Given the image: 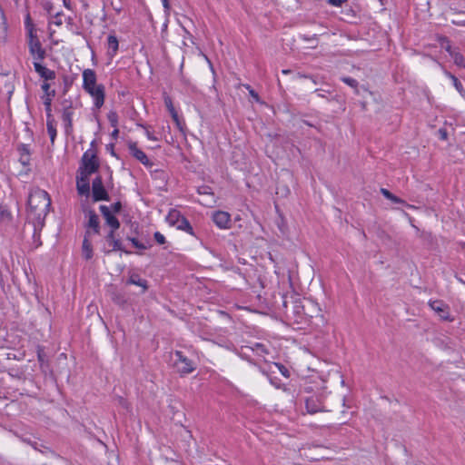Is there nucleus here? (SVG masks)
Instances as JSON below:
<instances>
[{"label":"nucleus","mask_w":465,"mask_h":465,"mask_svg":"<svg viewBox=\"0 0 465 465\" xmlns=\"http://www.w3.org/2000/svg\"><path fill=\"white\" fill-rule=\"evenodd\" d=\"M440 134L442 139H446L447 134L445 131L440 130Z\"/></svg>","instance_id":"a18cd8bd"},{"label":"nucleus","mask_w":465,"mask_h":465,"mask_svg":"<svg viewBox=\"0 0 465 465\" xmlns=\"http://www.w3.org/2000/svg\"><path fill=\"white\" fill-rule=\"evenodd\" d=\"M19 151V161L23 165H28L30 163V150L27 144H21L18 147Z\"/></svg>","instance_id":"412c9836"},{"label":"nucleus","mask_w":465,"mask_h":465,"mask_svg":"<svg viewBox=\"0 0 465 465\" xmlns=\"http://www.w3.org/2000/svg\"><path fill=\"white\" fill-rule=\"evenodd\" d=\"M99 168V163L96 154L92 150L84 153L78 173L91 175Z\"/></svg>","instance_id":"423d86ee"},{"label":"nucleus","mask_w":465,"mask_h":465,"mask_svg":"<svg viewBox=\"0 0 465 465\" xmlns=\"http://www.w3.org/2000/svg\"><path fill=\"white\" fill-rule=\"evenodd\" d=\"M82 253L84 259L90 260L93 257V247L87 235L84 236L82 245Z\"/></svg>","instance_id":"5701e85b"},{"label":"nucleus","mask_w":465,"mask_h":465,"mask_svg":"<svg viewBox=\"0 0 465 465\" xmlns=\"http://www.w3.org/2000/svg\"><path fill=\"white\" fill-rule=\"evenodd\" d=\"M130 154L139 161L142 164L146 167H151L153 163L150 161L146 153L138 148L137 143L135 142H129L127 144Z\"/></svg>","instance_id":"9b49d317"},{"label":"nucleus","mask_w":465,"mask_h":465,"mask_svg":"<svg viewBox=\"0 0 465 465\" xmlns=\"http://www.w3.org/2000/svg\"><path fill=\"white\" fill-rule=\"evenodd\" d=\"M166 223L175 227L179 231H183L190 235H194L193 229L189 221L176 209H171L166 215Z\"/></svg>","instance_id":"39448f33"},{"label":"nucleus","mask_w":465,"mask_h":465,"mask_svg":"<svg viewBox=\"0 0 465 465\" xmlns=\"http://www.w3.org/2000/svg\"><path fill=\"white\" fill-rule=\"evenodd\" d=\"M449 77L452 80L453 85L456 90L460 93V94L465 98V90L463 88L462 84L458 80V78L450 74H448Z\"/></svg>","instance_id":"bb28decb"},{"label":"nucleus","mask_w":465,"mask_h":465,"mask_svg":"<svg viewBox=\"0 0 465 465\" xmlns=\"http://www.w3.org/2000/svg\"><path fill=\"white\" fill-rule=\"evenodd\" d=\"M304 391L307 395H304L302 400L304 401L307 413L315 414L331 411L326 403L330 392L323 381H321L320 386L317 387L306 385Z\"/></svg>","instance_id":"f03ea898"},{"label":"nucleus","mask_w":465,"mask_h":465,"mask_svg":"<svg viewBox=\"0 0 465 465\" xmlns=\"http://www.w3.org/2000/svg\"><path fill=\"white\" fill-rule=\"evenodd\" d=\"M173 122L175 123L177 128L181 131H183V122L181 121L179 115H178V113H175V114H171Z\"/></svg>","instance_id":"473e14b6"},{"label":"nucleus","mask_w":465,"mask_h":465,"mask_svg":"<svg viewBox=\"0 0 465 465\" xmlns=\"http://www.w3.org/2000/svg\"><path fill=\"white\" fill-rule=\"evenodd\" d=\"M163 102H164V104H165L168 112L170 113V114L177 113V111L175 110V108L173 106L172 98L169 95H164Z\"/></svg>","instance_id":"c756f323"},{"label":"nucleus","mask_w":465,"mask_h":465,"mask_svg":"<svg viewBox=\"0 0 465 465\" xmlns=\"http://www.w3.org/2000/svg\"><path fill=\"white\" fill-rule=\"evenodd\" d=\"M430 308L439 314L440 319L446 320V321H452V319L450 318L448 306L443 303L440 301H433L430 302Z\"/></svg>","instance_id":"2eb2a0df"},{"label":"nucleus","mask_w":465,"mask_h":465,"mask_svg":"<svg viewBox=\"0 0 465 465\" xmlns=\"http://www.w3.org/2000/svg\"><path fill=\"white\" fill-rule=\"evenodd\" d=\"M128 283L137 285L143 288V292L147 290V282L138 275H131Z\"/></svg>","instance_id":"393cba45"},{"label":"nucleus","mask_w":465,"mask_h":465,"mask_svg":"<svg viewBox=\"0 0 465 465\" xmlns=\"http://www.w3.org/2000/svg\"><path fill=\"white\" fill-rule=\"evenodd\" d=\"M29 53L34 62L43 61L45 57V51L43 48L37 35L27 36Z\"/></svg>","instance_id":"6e6552de"},{"label":"nucleus","mask_w":465,"mask_h":465,"mask_svg":"<svg viewBox=\"0 0 465 465\" xmlns=\"http://www.w3.org/2000/svg\"><path fill=\"white\" fill-rule=\"evenodd\" d=\"M83 89L88 94L93 102V107L99 110L104 104L105 88L104 84L97 83V76L93 69H84L82 74Z\"/></svg>","instance_id":"7ed1b4c3"},{"label":"nucleus","mask_w":465,"mask_h":465,"mask_svg":"<svg viewBox=\"0 0 465 465\" xmlns=\"http://www.w3.org/2000/svg\"><path fill=\"white\" fill-rule=\"evenodd\" d=\"M334 6H341L346 0H328Z\"/></svg>","instance_id":"ea45409f"},{"label":"nucleus","mask_w":465,"mask_h":465,"mask_svg":"<svg viewBox=\"0 0 465 465\" xmlns=\"http://www.w3.org/2000/svg\"><path fill=\"white\" fill-rule=\"evenodd\" d=\"M118 134H119V129H118V126H117V127H114V130H113V132L111 133V136H112V138H113V139H117Z\"/></svg>","instance_id":"a19ab883"},{"label":"nucleus","mask_w":465,"mask_h":465,"mask_svg":"<svg viewBox=\"0 0 465 465\" xmlns=\"http://www.w3.org/2000/svg\"><path fill=\"white\" fill-rule=\"evenodd\" d=\"M57 26H60L62 24H63V21H62V17H61V15L60 13H57L52 19V21L50 22Z\"/></svg>","instance_id":"c9c22d12"},{"label":"nucleus","mask_w":465,"mask_h":465,"mask_svg":"<svg viewBox=\"0 0 465 465\" xmlns=\"http://www.w3.org/2000/svg\"><path fill=\"white\" fill-rule=\"evenodd\" d=\"M107 55L110 59H113L118 51L119 42L115 35H109L107 37Z\"/></svg>","instance_id":"f3484780"},{"label":"nucleus","mask_w":465,"mask_h":465,"mask_svg":"<svg viewBox=\"0 0 465 465\" xmlns=\"http://www.w3.org/2000/svg\"><path fill=\"white\" fill-rule=\"evenodd\" d=\"M268 354L266 347L255 342L252 346L242 347L239 355L251 363L259 365L262 361H266L265 355Z\"/></svg>","instance_id":"20e7f679"},{"label":"nucleus","mask_w":465,"mask_h":465,"mask_svg":"<svg viewBox=\"0 0 465 465\" xmlns=\"http://www.w3.org/2000/svg\"><path fill=\"white\" fill-rule=\"evenodd\" d=\"M115 231L116 230H111L108 232V234L106 235V241L112 246L113 251H124L121 242L119 240L115 239V237H114Z\"/></svg>","instance_id":"4be33fe9"},{"label":"nucleus","mask_w":465,"mask_h":465,"mask_svg":"<svg viewBox=\"0 0 465 465\" xmlns=\"http://www.w3.org/2000/svg\"><path fill=\"white\" fill-rule=\"evenodd\" d=\"M388 200H391V202H393L395 203H402V204H404L408 208H414L413 205L405 203V202L403 200H401V198L395 196L394 194H392V197L389 198Z\"/></svg>","instance_id":"f704fd0d"},{"label":"nucleus","mask_w":465,"mask_h":465,"mask_svg":"<svg viewBox=\"0 0 465 465\" xmlns=\"http://www.w3.org/2000/svg\"><path fill=\"white\" fill-rule=\"evenodd\" d=\"M41 62L42 61L33 62L35 72L45 81L54 80L55 78L54 71L48 69L43 65Z\"/></svg>","instance_id":"dca6fc26"},{"label":"nucleus","mask_w":465,"mask_h":465,"mask_svg":"<svg viewBox=\"0 0 465 465\" xmlns=\"http://www.w3.org/2000/svg\"><path fill=\"white\" fill-rule=\"evenodd\" d=\"M92 194L95 202L108 199V193L104 187L101 177H95L92 183Z\"/></svg>","instance_id":"f8f14e48"},{"label":"nucleus","mask_w":465,"mask_h":465,"mask_svg":"<svg viewBox=\"0 0 465 465\" xmlns=\"http://www.w3.org/2000/svg\"><path fill=\"white\" fill-rule=\"evenodd\" d=\"M42 90L44 91V95L42 96L43 103L45 105V113L47 118L52 117V101L55 95V91L51 90V84L47 82H44L41 85Z\"/></svg>","instance_id":"1a4fd4ad"},{"label":"nucleus","mask_w":465,"mask_h":465,"mask_svg":"<svg viewBox=\"0 0 465 465\" xmlns=\"http://www.w3.org/2000/svg\"><path fill=\"white\" fill-rule=\"evenodd\" d=\"M25 26L26 30V35L32 36L34 35H36V30L35 28L34 24L31 21L30 15H27L25 21Z\"/></svg>","instance_id":"a878e982"},{"label":"nucleus","mask_w":465,"mask_h":465,"mask_svg":"<svg viewBox=\"0 0 465 465\" xmlns=\"http://www.w3.org/2000/svg\"><path fill=\"white\" fill-rule=\"evenodd\" d=\"M87 227L86 235L89 234V230H93L94 233L99 232V218L94 212L89 213Z\"/></svg>","instance_id":"aec40b11"},{"label":"nucleus","mask_w":465,"mask_h":465,"mask_svg":"<svg viewBox=\"0 0 465 465\" xmlns=\"http://www.w3.org/2000/svg\"><path fill=\"white\" fill-rule=\"evenodd\" d=\"M89 176L85 173H78L76 177V188L80 195H88L90 192Z\"/></svg>","instance_id":"ddd939ff"},{"label":"nucleus","mask_w":465,"mask_h":465,"mask_svg":"<svg viewBox=\"0 0 465 465\" xmlns=\"http://www.w3.org/2000/svg\"><path fill=\"white\" fill-rule=\"evenodd\" d=\"M73 116L74 111L71 107L64 108L62 114V120L64 124V129L66 133L72 131L73 128Z\"/></svg>","instance_id":"6ab92c4d"},{"label":"nucleus","mask_w":465,"mask_h":465,"mask_svg":"<svg viewBox=\"0 0 465 465\" xmlns=\"http://www.w3.org/2000/svg\"><path fill=\"white\" fill-rule=\"evenodd\" d=\"M27 219L34 224L35 232L44 225L51 205V198L42 189L32 190L28 197Z\"/></svg>","instance_id":"f257e3e1"},{"label":"nucleus","mask_w":465,"mask_h":465,"mask_svg":"<svg viewBox=\"0 0 465 465\" xmlns=\"http://www.w3.org/2000/svg\"><path fill=\"white\" fill-rule=\"evenodd\" d=\"M128 240L132 242L134 247L139 250H146L150 247L149 244L143 243L134 237H129Z\"/></svg>","instance_id":"c85d7f7f"},{"label":"nucleus","mask_w":465,"mask_h":465,"mask_svg":"<svg viewBox=\"0 0 465 465\" xmlns=\"http://www.w3.org/2000/svg\"><path fill=\"white\" fill-rule=\"evenodd\" d=\"M115 208H116V210H118V209L120 208V204H119V203H117V204L115 205Z\"/></svg>","instance_id":"de8ad7c7"},{"label":"nucleus","mask_w":465,"mask_h":465,"mask_svg":"<svg viewBox=\"0 0 465 465\" xmlns=\"http://www.w3.org/2000/svg\"><path fill=\"white\" fill-rule=\"evenodd\" d=\"M101 213L105 219L106 224L111 227V230H117L120 227L118 219L111 213L109 208L104 205L100 206Z\"/></svg>","instance_id":"4468645a"},{"label":"nucleus","mask_w":465,"mask_h":465,"mask_svg":"<svg viewBox=\"0 0 465 465\" xmlns=\"http://www.w3.org/2000/svg\"><path fill=\"white\" fill-rule=\"evenodd\" d=\"M381 193H382V195L386 198V199H389V198H391L392 197V193L385 189V188H381Z\"/></svg>","instance_id":"58836bf2"},{"label":"nucleus","mask_w":465,"mask_h":465,"mask_svg":"<svg viewBox=\"0 0 465 465\" xmlns=\"http://www.w3.org/2000/svg\"><path fill=\"white\" fill-rule=\"evenodd\" d=\"M199 193L201 194H208L210 193L208 187H202L198 190Z\"/></svg>","instance_id":"37998d69"},{"label":"nucleus","mask_w":465,"mask_h":465,"mask_svg":"<svg viewBox=\"0 0 465 465\" xmlns=\"http://www.w3.org/2000/svg\"><path fill=\"white\" fill-rule=\"evenodd\" d=\"M273 366L279 371V372L285 378H288L290 376L289 370L281 363H273Z\"/></svg>","instance_id":"7c9ffc66"},{"label":"nucleus","mask_w":465,"mask_h":465,"mask_svg":"<svg viewBox=\"0 0 465 465\" xmlns=\"http://www.w3.org/2000/svg\"><path fill=\"white\" fill-rule=\"evenodd\" d=\"M46 128H47V133L50 136V140H51L52 143H54L56 134H57V132H56V127H55L54 122L53 119H51V117L47 118Z\"/></svg>","instance_id":"b1692460"},{"label":"nucleus","mask_w":465,"mask_h":465,"mask_svg":"<svg viewBox=\"0 0 465 465\" xmlns=\"http://www.w3.org/2000/svg\"><path fill=\"white\" fill-rule=\"evenodd\" d=\"M162 4H163V6L164 8V10H169L170 8V4H169V0H161Z\"/></svg>","instance_id":"c03bdc74"},{"label":"nucleus","mask_w":465,"mask_h":465,"mask_svg":"<svg viewBox=\"0 0 465 465\" xmlns=\"http://www.w3.org/2000/svg\"><path fill=\"white\" fill-rule=\"evenodd\" d=\"M138 126L144 129V134L148 140H150V141H157L158 140V138L152 132H150L149 129L145 125L139 124Z\"/></svg>","instance_id":"2f4dec72"},{"label":"nucleus","mask_w":465,"mask_h":465,"mask_svg":"<svg viewBox=\"0 0 465 465\" xmlns=\"http://www.w3.org/2000/svg\"><path fill=\"white\" fill-rule=\"evenodd\" d=\"M341 401H342V404L344 405L345 404V398L344 397L341 399Z\"/></svg>","instance_id":"09e8293b"},{"label":"nucleus","mask_w":465,"mask_h":465,"mask_svg":"<svg viewBox=\"0 0 465 465\" xmlns=\"http://www.w3.org/2000/svg\"><path fill=\"white\" fill-rule=\"evenodd\" d=\"M107 119L111 124L112 127H117L118 126V121L119 117L115 111H110L107 114Z\"/></svg>","instance_id":"cd10ccee"},{"label":"nucleus","mask_w":465,"mask_h":465,"mask_svg":"<svg viewBox=\"0 0 465 465\" xmlns=\"http://www.w3.org/2000/svg\"><path fill=\"white\" fill-rule=\"evenodd\" d=\"M343 82L345 84H347L348 85L351 86V87H355L357 86V81L353 78H351V77H345L342 79Z\"/></svg>","instance_id":"e433bc0d"},{"label":"nucleus","mask_w":465,"mask_h":465,"mask_svg":"<svg viewBox=\"0 0 465 465\" xmlns=\"http://www.w3.org/2000/svg\"><path fill=\"white\" fill-rule=\"evenodd\" d=\"M171 360L173 362L174 368L181 374H188L194 371V363L187 357L183 355L182 351H175L171 354Z\"/></svg>","instance_id":"0eeeda50"},{"label":"nucleus","mask_w":465,"mask_h":465,"mask_svg":"<svg viewBox=\"0 0 465 465\" xmlns=\"http://www.w3.org/2000/svg\"><path fill=\"white\" fill-rule=\"evenodd\" d=\"M282 73L283 74H290V73H291V70H289V69H283V70L282 71Z\"/></svg>","instance_id":"49530a36"},{"label":"nucleus","mask_w":465,"mask_h":465,"mask_svg":"<svg viewBox=\"0 0 465 465\" xmlns=\"http://www.w3.org/2000/svg\"><path fill=\"white\" fill-rule=\"evenodd\" d=\"M212 221L221 230L231 228V214L224 211H215L212 213Z\"/></svg>","instance_id":"9d476101"},{"label":"nucleus","mask_w":465,"mask_h":465,"mask_svg":"<svg viewBox=\"0 0 465 465\" xmlns=\"http://www.w3.org/2000/svg\"><path fill=\"white\" fill-rule=\"evenodd\" d=\"M247 89L249 90V94L256 101V102H259V95L258 94L253 90L252 89L249 85L247 86Z\"/></svg>","instance_id":"4c0bfd02"},{"label":"nucleus","mask_w":465,"mask_h":465,"mask_svg":"<svg viewBox=\"0 0 465 465\" xmlns=\"http://www.w3.org/2000/svg\"><path fill=\"white\" fill-rule=\"evenodd\" d=\"M63 1V4H64V6L68 9V10H72V3H71V0H62Z\"/></svg>","instance_id":"79ce46f5"},{"label":"nucleus","mask_w":465,"mask_h":465,"mask_svg":"<svg viewBox=\"0 0 465 465\" xmlns=\"http://www.w3.org/2000/svg\"><path fill=\"white\" fill-rule=\"evenodd\" d=\"M446 51L453 59V62L457 66L465 68V57L460 52H458L456 49H453L450 45L446 46Z\"/></svg>","instance_id":"a211bd4d"},{"label":"nucleus","mask_w":465,"mask_h":465,"mask_svg":"<svg viewBox=\"0 0 465 465\" xmlns=\"http://www.w3.org/2000/svg\"><path fill=\"white\" fill-rule=\"evenodd\" d=\"M154 240L159 244H164L166 240L163 234H162L160 232H155L153 234Z\"/></svg>","instance_id":"72a5a7b5"}]
</instances>
